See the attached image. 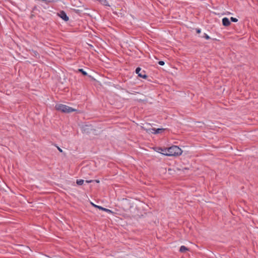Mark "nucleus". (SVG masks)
I'll return each instance as SVG.
<instances>
[{
	"mask_svg": "<svg viewBox=\"0 0 258 258\" xmlns=\"http://www.w3.org/2000/svg\"><path fill=\"white\" fill-rule=\"evenodd\" d=\"M167 153H163L164 155L167 156H178L181 155L182 150L177 146H172L167 148Z\"/></svg>",
	"mask_w": 258,
	"mask_h": 258,
	"instance_id": "obj_1",
	"label": "nucleus"
},
{
	"mask_svg": "<svg viewBox=\"0 0 258 258\" xmlns=\"http://www.w3.org/2000/svg\"><path fill=\"white\" fill-rule=\"evenodd\" d=\"M55 108L57 111H60L63 113H71L77 111L76 109L71 107L62 104H57Z\"/></svg>",
	"mask_w": 258,
	"mask_h": 258,
	"instance_id": "obj_2",
	"label": "nucleus"
},
{
	"mask_svg": "<svg viewBox=\"0 0 258 258\" xmlns=\"http://www.w3.org/2000/svg\"><path fill=\"white\" fill-rule=\"evenodd\" d=\"M136 74H138V77L146 79L148 78V76L146 75V73L145 71H142L141 72V68L140 67H138L136 68L135 71Z\"/></svg>",
	"mask_w": 258,
	"mask_h": 258,
	"instance_id": "obj_3",
	"label": "nucleus"
},
{
	"mask_svg": "<svg viewBox=\"0 0 258 258\" xmlns=\"http://www.w3.org/2000/svg\"><path fill=\"white\" fill-rule=\"evenodd\" d=\"M58 16L61 18L63 20L67 22L69 20V17L67 16L66 13L64 11H60L57 13Z\"/></svg>",
	"mask_w": 258,
	"mask_h": 258,
	"instance_id": "obj_4",
	"label": "nucleus"
},
{
	"mask_svg": "<svg viewBox=\"0 0 258 258\" xmlns=\"http://www.w3.org/2000/svg\"><path fill=\"white\" fill-rule=\"evenodd\" d=\"M153 149L156 152L161 153L163 155V153H167V151L166 150H167V148H163L160 147H154Z\"/></svg>",
	"mask_w": 258,
	"mask_h": 258,
	"instance_id": "obj_5",
	"label": "nucleus"
},
{
	"mask_svg": "<svg viewBox=\"0 0 258 258\" xmlns=\"http://www.w3.org/2000/svg\"><path fill=\"white\" fill-rule=\"evenodd\" d=\"M222 25L225 27L229 26L231 24L229 19L226 17L223 18L222 19Z\"/></svg>",
	"mask_w": 258,
	"mask_h": 258,
	"instance_id": "obj_6",
	"label": "nucleus"
},
{
	"mask_svg": "<svg viewBox=\"0 0 258 258\" xmlns=\"http://www.w3.org/2000/svg\"><path fill=\"white\" fill-rule=\"evenodd\" d=\"M96 208L99 210L106 212L108 213H112V212L110 210L103 208L101 206H96Z\"/></svg>",
	"mask_w": 258,
	"mask_h": 258,
	"instance_id": "obj_7",
	"label": "nucleus"
},
{
	"mask_svg": "<svg viewBox=\"0 0 258 258\" xmlns=\"http://www.w3.org/2000/svg\"><path fill=\"white\" fill-rule=\"evenodd\" d=\"M188 250H189V249L188 248H187L186 246H185L184 245L181 246L180 247V249H179V251L180 252H185V251H188Z\"/></svg>",
	"mask_w": 258,
	"mask_h": 258,
	"instance_id": "obj_8",
	"label": "nucleus"
},
{
	"mask_svg": "<svg viewBox=\"0 0 258 258\" xmlns=\"http://www.w3.org/2000/svg\"><path fill=\"white\" fill-rule=\"evenodd\" d=\"M165 130V128H156V132H153L154 134H158L163 133Z\"/></svg>",
	"mask_w": 258,
	"mask_h": 258,
	"instance_id": "obj_9",
	"label": "nucleus"
},
{
	"mask_svg": "<svg viewBox=\"0 0 258 258\" xmlns=\"http://www.w3.org/2000/svg\"><path fill=\"white\" fill-rule=\"evenodd\" d=\"M78 72L81 73L83 76H88V74L86 72L84 71L83 69H79L77 71Z\"/></svg>",
	"mask_w": 258,
	"mask_h": 258,
	"instance_id": "obj_10",
	"label": "nucleus"
},
{
	"mask_svg": "<svg viewBox=\"0 0 258 258\" xmlns=\"http://www.w3.org/2000/svg\"><path fill=\"white\" fill-rule=\"evenodd\" d=\"M31 54L35 56V57L36 58H38L39 57V53L36 51V50H32V52H31Z\"/></svg>",
	"mask_w": 258,
	"mask_h": 258,
	"instance_id": "obj_11",
	"label": "nucleus"
},
{
	"mask_svg": "<svg viewBox=\"0 0 258 258\" xmlns=\"http://www.w3.org/2000/svg\"><path fill=\"white\" fill-rule=\"evenodd\" d=\"M84 180L83 179H77L76 181V183L78 185H81L84 183Z\"/></svg>",
	"mask_w": 258,
	"mask_h": 258,
	"instance_id": "obj_12",
	"label": "nucleus"
},
{
	"mask_svg": "<svg viewBox=\"0 0 258 258\" xmlns=\"http://www.w3.org/2000/svg\"><path fill=\"white\" fill-rule=\"evenodd\" d=\"M100 2H101V4H103L104 6H109L108 2L107 0H99Z\"/></svg>",
	"mask_w": 258,
	"mask_h": 258,
	"instance_id": "obj_13",
	"label": "nucleus"
},
{
	"mask_svg": "<svg viewBox=\"0 0 258 258\" xmlns=\"http://www.w3.org/2000/svg\"><path fill=\"white\" fill-rule=\"evenodd\" d=\"M59 0H47V3L46 4L47 5H48L50 3H56L58 1H59Z\"/></svg>",
	"mask_w": 258,
	"mask_h": 258,
	"instance_id": "obj_14",
	"label": "nucleus"
},
{
	"mask_svg": "<svg viewBox=\"0 0 258 258\" xmlns=\"http://www.w3.org/2000/svg\"><path fill=\"white\" fill-rule=\"evenodd\" d=\"M202 37L205 38L207 40H209L210 39L209 36L206 33H204Z\"/></svg>",
	"mask_w": 258,
	"mask_h": 258,
	"instance_id": "obj_15",
	"label": "nucleus"
},
{
	"mask_svg": "<svg viewBox=\"0 0 258 258\" xmlns=\"http://www.w3.org/2000/svg\"><path fill=\"white\" fill-rule=\"evenodd\" d=\"M230 20L232 22H237L238 21V19L237 18H234V17H231Z\"/></svg>",
	"mask_w": 258,
	"mask_h": 258,
	"instance_id": "obj_16",
	"label": "nucleus"
},
{
	"mask_svg": "<svg viewBox=\"0 0 258 258\" xmlns=\"http://www.w3.org/2000/svg\"><path fill=\"white\" fill-rule=\"evenodd\" d=\"M146 131V132L150 134V133H152V134H153V132H152V128H146L145 129Z\"/></svg>",
	"mask_w": 258,
	"mask_h": 258,
	"instance_id": "obj_17",
	"label": "nucleus"
},
{
	"mask_svg": "<svg viewBox=\"0 0 258 258\" xmlns=\"http://www.w3.org/2000/svg\"><path fill=\"white\" fill-rule=\"evenodd\" d=\"M158 64L160 66H163L165 64V62L164 61H162V60H160L158 62Z\"/></svg>",
	"mask_w": 258,
	"mask_h": 258,
	"instance_id": "obj_18",
	"label": "nucleus"
},
{
	"mask_svg": "<svg viewBox=\"0 0 258 258\" xmlns=\"http://www.w3.org/2000/svg\"><path fill=\"white\" fill-rule=\"evenodd\" d=\"M196 31L197 33L199 34L201 32V29L200 28H196Z\"/></svg>",
	"mask_w": 258,
	"mask_h": 258,
	"instance_id": "obj_19",
	"label": "nucleus"
},
{
	"mask_svg": "<svg viewBox=\"0 0 258 258\" xmlns=\"http://www.w3.org/2000/svg\"><path fill=\"white\" fill-rule=\"evenodd\" d=\"M93 181H94L93 180H86V182H87V183H91V182H92Z\"/></svg>",
	"mask_w": 258,
	"mask_h": 258,
	"instance_id": "obj_20",
	"label": "nucleus"
},
{
	"mask_svg": "<svg viewBox=\"0 0 258 258\" xmlns=\"http://www.w3.org/2000/svg\"><path fill=\"white\" fill-rule=\"evenodd\" d=\"M57 148L58 149V150L60 152H62V150L61 148H60L59 147H57Z\"/></svg>",
	"mask_w": 258,
	"mask_h": 258,
	"instance_id": "obj_21",
	"label": "nucleus"
},
{
	"mask_svg": "<svg viewBox=\"0 0 258 258\" xmlns=\"http://www.w3.org/2000/svg\"><path fill=\"white\" fill-rule=\"evenodd\" d=\"M156 128H152V132H156Z\"/></svg>",
	"mask_w": 258,
	"mask_h": 258,
	"instance_id": "obj_22",
	"label": "nucleus"
},
{
	"mask_svg": "<svg viewBox=\"0 0 258 258\" xmlns=\"http://www.w3.org/2000/svg\"><path fill=\"white\" fill-rule=\"evenodd\" d=\"M94 181H95L97 183H99V180H94Z\"/></svg>",
	"mask_w": 258,
	"mask_h": 258,
	"instance_id": "obj_23",
	"label": "nucleus"
},
{
	"mask_svg": "<svg viewBox=\"0 0 258 258\" xmlns=\"http://www.w3.org/2000/svg\"><path fill=\"white\" fill-rule=\"evenodd\" d=\"M92 204V205H93L94 207H96V206H98L97 205H95V204Z\"/></svg>",
	"mask_w": 258,
	"mask_h": 258,
	"instance_id": "obj_24",
	"label": "nucleus"
},
{
	"mask_svg": "<svg viewBox=\"0 0 258 258\" xmlns=\"http://www.w3.org/2000/svg\"><path fill=\"white\" fill-rule=\"evenodd\" d=\"M83 131H84V132H86V128L85 127H84Z\"/></svg>",
	"mask_w": 258,
	"mask_h": 258,
	"instance_id": "obj_25",
	"label": "nucleus"
},
{
	"mask_svg": "<svg viewBox=\"0 0 258 258\" xmlns=\"http://www.w3.org/2000/svg\"><path fill=\"white\" fill-rule=\"evenodd\" d=\"M75 11H76V12L77 13H78V12L79 11V10H75Z\"/></svg>",
	"mask_w": 258,
	"mask_h": 258,
	"instance_id": "obj_26",
	"label": "nucleus"
}]
</instances>
